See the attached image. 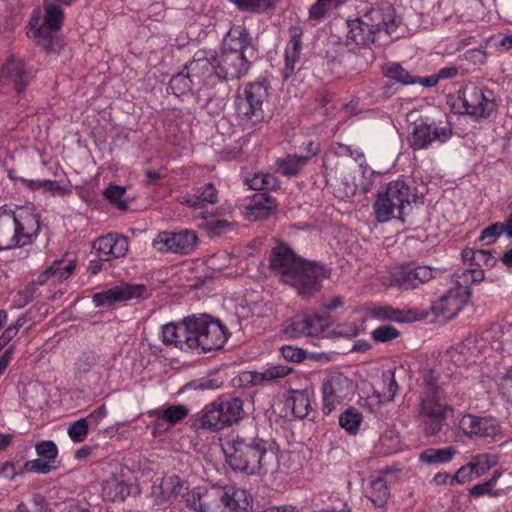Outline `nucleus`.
I'll return each instance as SVG.
<instances>
[{"label":"nucleus","mask_w":512,"mask_h":512,"mask_svg":"<svg viewBox=\"0 0 512 512\" xmlns=\"http://www.w3.org/2000/svg\"><path fill=\"white\" fill-rule=\"evenodd\" d=\"M278 202L268 192L254 193L247 203L246 217L258 221L270 217L277 209Z\"/></svg>","instance_id":"obj_24"},{"label":"nucleus","mask_w":512,"mask_h":512,"mask_svg":"<svg viewBox=\"0 0 512 512\" xmlns=\"http://www.w3.org/2000/svg\"><path fill=\"white\" fill-rule=\"evenodd\" d=\"M362 420V415L350 408L343 412L339 417V424L342 428H344L349 434H355Z\"/></svg>","instance_id":"obj_48"},{"label":"nucleus","mask_w":512,"mask_h":512,"mask_svg":"<svg viewBox=\"0 0 512 512\" xmlns=\"http://www.w3.org/2000/svg\"><path fill=\"white\" fill-rule=\"evenodd\" d=\"M226 461L234 471L247 475H263L272 470L277 461L266 440L256 436L236 435L223 448Z\"/></svg>","instance_id":"obj_2"},{"label":"nucleus","mask_w":512,"mask_h":512,"mask_svg":"<svg viewBox=\"0 0 512 512\" xmlns=\"http://www.w3.org/2000/svg\"><path fill=\"white\" fill-rule=\"evenodd\" d=\"M45 15L43 23L32 31V37L37 40V44L47 47L52 39V33L58 31L64 19L62 8L52 2H44Z\"/></svg>","instance_id":"obj_19"},{"label":"nucleus","mask_w":512,"mask_h":512,"mask_svg":"<svg viewBox=\"0 0 512 512\" xmlns=\"http://www.w3.org/2000/svg\"><path fill=\"white\" fill-rule=\"evenodd\" d=\"M76 268V261L71 260L65 262L63 259L55 260L53 263L44 270L35 280L38 285L45 284L48 280L53 279L54 281L61 282L71 276Z\"/></svg>","instance_id":"obj_29"},{"label":"nucleus","mask_w":512,"mask_h":512,"mask_svg":"<svg viewBox=\"0 0 512 512\" xmlns=\"http://www.w3.org/2000/svg\"><path fill=\"white\" fill-rule=\"evenodd\" d=\"M308 157L300 155H287L284 158H278L276 161L277 171L284 176H295L307 165Z\"/></svg>","instance_id":"obj_39"},{"label":"nucleus","mask_w":512,"mask_h":512,"mask_svg":"<svg viewBox=\"0 0 512 512\" xmlns=\"http://www.w3.org/2000/svg\"><path fill=\"white\" fill-rule=\"evenodd\" d=\"M370 487L369 499L376 507H383L390 497L386 480L383 477H376L371 480Z\"/></svg>","instance_id":"obj_43"},{"label":"nucleus","mask_w":512,"mask_h":512,"mask_svg":"<svg viewBox=\"0 0 512 512\" xmlns=\"http://www.w3.org/2000/svg\"><path fill=\"white\" fill-rule=\"evenodd\" d=\"M503 234L502 222H496L481 231L479 240H487V244H492L496 242L497 238Z\"/></svg>","instance_id":"obj_59"},{"label":"nucleus","mask_w":512,"mask_h":512,"mask_svg":"<svg viewBox=\"0 0 512 512\" xmlns=\"http://www.w3.org/2000/svg\"><path fill=\"white\" fill-rule=\"evenodd\" d=\"M196 88L193 77H190V72L182 70L175 74L169 81L167 91L179 97Z\"/></svg>","instance_id":"obj_40"},{"label":"nucleus","mask_w":512,"mask_h":512,"mask_svg":"<svg viewBox=\"0 0 512 512\" xmlns=\"http://www.w3.org/2000/svg\"><path fill=\"white\" fill-rule=\"evenodd\" d=\"M178 201L188 207L197 209L218 201V192L213 183H207L194 189L193 193H187L178 198Z\"/></svg>","instance_id":"obj_28"},{"label":"nucleus","mask_w":512,"mask_h":512,"mask_svg":"<svg viewBox=\"0 0 512 512\" xmlns=\"http://www.w3.org/2000/svg\"><path fill=\"white\" fill-rule=\"evenodd\" d=\"M267 81L250 82L239 90L235 98V110L241 125L252 128L265 118L263 106L267 102Z\"/></svg>","instance_id":"obj_7"},{"label":"nucleus","mask_w":512,"mask_h":512,"mask_svg":"<svg viewBox=\"0 0 512 512\" xmlns=\"http://www.w3.org/2000/svg\"><path fill=\"white\" fill-rule=\"evenodd\" d=\"M215 63V51L198 50L193 59L185 64L184 70L190 72V77H193L196 89L214 88L222 82Z\"/></svg>","instance_id":"obj_10"},{"label":"nucleus","mask_w":512,"mask_h":512,"mask_svg":"<svg viewBox=\"0 0 512 512\" xmlns=\"http://www.w3.org/2000/svg\"><path fill=\"white\" fill-rule=\"evenodd\" d=\"M468 300V296L452 287L432 303L431 309L436 316L449 320L458 315Z\"/></svg>","instance_id":"obj_22"},{"label":"nucleus","mask_w":512,"mask_h":512,"mask_svg":"<svg viewBox=\"0 0 512 512\" xmlns=\"http://www.w3.org/2000/svg\"><path fill=\"white\" fill-rule=\"evenodd\" d=\"M434 278V268L427 265L406 267L392 275V285L403 290L416 289Z\"/></svg>","instance_id":"obj_21"},{"label":"nucleus","mask_w":512,"mask_h":512,"mask_svg":"<svg viewBox=\"0 0 512 512\" xmlns=\"http://www.w3.org/2000/svg\"><path fill=\"white\" fill-rule=\"evenodd\" d=\"M400 336V332L392 325H382L374 329L371 337L376 342H389Z\"/></svg>","instance_id":"obj_53"},{"label":"nucleus","mask_w":512,"mask_h":512,"mask_svg":"<svg viewBox=\"0 0 512 512\" xmlns=\"http://www.w3.org/2000/svg\"><path fill=\"white\" fill-rule=\"evenodd\" d=\"M223 51L235 52L243 56H247L249 51H253L248 29L243 25L232 26L224 38Z\"/></svg>","instance_id":"obj_26"},{"label":"nucleus","mask_w":512,"mask_h":512,"mask_svg":"<svg viewBox=\"0 0 512 512\" xmlns=\"http://www.w3.org/2000/svg\"><path fill=\"white\" fill-rule=\"evenodd\" d=\"M269 264L280 280L293 287L303 298H309L319 292L322 281L330 276V270L325 265L296 255L285 244L272 249Z\"/></svg>","instance_id":"obj_1"},{"label":"nucleus","mask_w":512,"mask_h":512,"mask_svg":"<svg viewBox=\"0 0 512 512\" xmlns=\"http://www.w3.org/2000/svg\"><path fill=\"white\" fill-rule=\"evenodd\" d=\"M102 494L105 499L111 502H119L125 500L130 494V489L123 481L113 477L103 483Z\"/></svg>","instance_id":"obj_38"},{"label":"nucleus","mask_w":512,"mask_h":512,"mask_svg":"<svg viewBox=\"0 0 512 512\" xmlns=\"http://www.w3.org/2000/svg\"><path fill=\"white\" fill-rule=\"evenodd\" d=\"M448 416H416L420 427L427 436L437 435L445 425Z\"/></svg>","instance_id":"obj_46"},{"label":"nucleus","mask_w":512,"mask_h":512,"mask_svg":"<svg viewBox=\"0 0 512 512\" xmlns=\"http://www.w3.org/2000/svg\"><path fill=\"white\" fill-rule=\"evenodd\" d=\"M281 355L288 361L299 363L305 359L306 351L291 345H284L281 347Z\"/></svg>","instance_id":"obj_61"},{"label":"nucleus","mask_w":512,"mask_h":512,"mask_svg":"<svg viewBox=\"0 0 512 512\" xmlns=\"http://www.w3.org/2000/svg\"><path fill=\"white\" fill-rule=\"evenodd\" d=\"M246 184L251 190L259 192H267L279 187V181L274 174L263 172L255 173L253 177L247 178Z\"/></svg>","instance_id":"obj_42"},{"label":"nucleus","mask_w":512,"mask_h":512,"mask_svg":"<svg viewBox=\"0 0 512 512\" xmlns=\"http://www.w3.org/2000/svg\"><path fill=\"white\" fill-rule=\"evenodd\" d=\"M34 78V70L21 58L11 56L0 71V84L21 93Z\"/></svg>","instance_id":"obj_13"},{"label":"nucleus","mask_w":512,"mask_h":512,"mask_svg":"<svg viewBox=\"0 0 512 512\" xmlns=\"http://www.w3.org/2000/svg\"><path fill=\"white\" fill-rule=\"evenodd\" d=\"M457 101L463 108L459 113L470 116L476 122L489 119L498 107L493 90L473 82L465 83L457 91Z\"/></svg>","instance_id":"obj_8"},{"label":"nucleus","mask_w":512,"mask_h":512,"mask_svg":"<svg viewBox=\"0 0 512 512\" xmlns=\"http://www.w3.org/2000/svg\"><path fill=\"white\" fill-rule=\"evenodd\" d=\"M292 367L287 365H271L261 372H253L251 382L254 385H262L266 382L282 379L292 372Z\"/></svg>","instance_id":"obj_36"},{"label":"nucleus","mask_w":512,"mask_h":512,"mask_svg":"<svg viewBox=\"0 0 512 512\" xmlns=\"http://www.w3.org/2000/svg\"><path fill=\"white\" fill-rule=\"evenodd\" d=\"M191 350L207 353L220 349L226 343L229 333L219 320L207 314L191 316Z\"/></svg>","instance_id":"obj_9"},{"label":"nucleus","mask_w":512,"mask_h":512,"mask_svg":"<svg viewBox=\"0 0 512 512\" xmlns=\"http://www.w3.org/2000/svg\"><path fill=\"white\" fill-rule=\"evenodd\" d=\"M302 32L298 28L291 30L290 40L285 48L284 67L281 69L282 78L288 80L297 71V63L301 52Z\"/></svg>","instance_id":"obj_27"},{"label":"nucleus","mask_w":512,"mask_h":512,"mask_svg":"<svg viewBox=\"0 0 512 512\" xmlns=\"http://www.w3.org/2000/svg\"><path fill=\"white\" fill-rule=\"evenodd\" d=\"M199 427L212 432L224 429V424L220 416L216 402L204 407L197 419Z\"/></svg>","instance_id":"obj_34"},{"label":"nucleus","mask_w":512,"mask_h":512,"mask_svg":"<svg viewBox=\"0 0 512 512\" xmlns=\"http://www.w3.org/2000/svg\"><path fill=\"white\" fill-rule=\"evenodd\" d=\"M469 464L471 465L476 478H478L484 475L496 464V459L490 454L484 453L475 456L473 461L469 462Z\"/></svg>","instance_id":"obj_50"},{"label":"nucleus","mask_w":512,"mask_h":512,"mask_svg":"<svg viewBox=\"0 0 512 512\" xmlns=\"http://www.w3.org/2000/svg\"><path fill=\"white\" fill-rule=\"evenodd\" d=\"M398 23L392 7L372 8L362 16L347 21V39L356 45L367 46L390 35Z\"/></svg>","instance_id":"obj_6"},{"label":"nucleus","mask_w":512,"mask_h":512,"mask_svg":"<svg viewBox=\"0 0 512 512\" xmlns=\"http://www.w3.org/2000/svg\"><path fill=\"white\" fill-rule=\"evenodd\" d=\"M99 357L93 351H84L75 362V369L79 374H86L97 365Z\"/></svg>","instance_id":"obj_51"},{"label":"nucleus","mask_w":512,"mask_h":512,"mask_svg":"<svg viewBox=\"0 0 512 512\" xmlns=\"http://www.w3.org/2000/svg\"><path fill=\"white\" fill-rule=\"evenodd\" d=\"M285 408L291 411V415L296 419H304L309 415L311 400L306 390H294L286 399Z\"/></svg>","instance_id":"obj_31"},{"label":"nucleus","mask_w":512,"mask_h":512,"mask_svg":"<svg viewBox=\"0 0 512 512\" xmlns=\"http://www.w3.org/2000/svg\"><path fill=\"white\" fill-rule=\"evenodd\" d=\"M157 410L171 426L181 422L189 414V409L182 404H173L166 408H158Z\"/></svg>","instance_id":"obj_47"},{"label":"nucleus","mask_w":512,"mask_h":512,"mask_svg":"<svg viewBox=\"0 0 512 512\" xmlns=\"http://www.w3.org/2000/svg\"><path fill=\"white\" fill-rule=\"evenodd\" d=\"M443 393L439 387L430 384L424 396L421 397L417 407L416 416H448L453 413V408L442 400Z\"/></svg>","instance_id":"obj_23"},{"label":"nucleus","mask_w":512,"mask_h":512,"mask_svg":"<svg viewBox=\"0 0 512 512\" xmlns=\"http://www.w3.org/2000/svg\"><path fill=\"white\" fill-rule=\"evenodd\" d=\"M191 316L185 317L180 322H169L162 326V342L169 347L181 351L191 350Z\"/></svg>","instance_id":"obj_20"},{"label":"nucleus","mask_w":512,"mask_h":512,"mask_svg":"<svg viewBox=\"0 0 512 512\" xmlns=\"http://www.w3.org/2000/svg\"><path fill=\"white\" fill-rule=\"evenodd\" d=\"M240 12L249 14L272 13L279 0H229Z\"/></svg>","instance_id":"obj_33"},{"label":"nucleus","mask_w":512,"mask_h":512,"mask_svg":"<svg viewBox=\"0 0 512 512\" xmlns=\"http://www.w3.org/2000/svg\"><path fill=\"white\" fill-rule=\"evenodd\" d=\"M285 333L291 338L307 336V323L305 317H296L285 328Z\"/></svg>","instance_id":"obj_56"},{"label":"nucleus","mask_w":512,"mask_h":512,"mask_svg":"<svg viewBox=\"0 0 512 512\" xmlns=\"http://www.w3.org/2000/svg\"><path fill=\"white\" fill-rule=\"evenodd\" d=\"M222 418L224 428L237 423L242 419L243 403L239 398H228L216 402Z\"/></svg>","instance_id":"obj_32"},{"label":"nucleus","mask_w":512,"mask_h":512,"mask_svg":"<svg viewBox=\"0 0 512 512\" xmlns=\"http://www.w3.org/2000/svg\"><path fill=\"white\" fill-rule=\"evenodd\" d=\"M128 246L126 236L112 234L98 237L93 243V248L104 256L105 261L125 256Z\"/></svg>","instance_id":"obj_25"},{"label":"nucleus","mask_w":512,"mask_h":512,"mask_svg":"<svg viewBox=\"0 0 512 512\" xmlns=\"http://www.w3.org/2000/svg\"><path fill=\"white\" fill-rule=\"evenodd\" d=\"M89 425L86 420L80 418L72 422L68 427V435L73 442H83L88 434Z\"/></svg>","instance_id":"obj_52"},{"label":"nucleus","mask_w":512,"mask_h":512,"mask_svg":"<svg viewBox=\"0 0 512 512\" xmlns=\"http://www.w3.org/2000/svg\"><path fill=\"white\" fill-rule=\"evenodd\" d=\"M350 382L340 373L327 376L322 383L323 412L330 414L347 398Z\"/></svg>","instance_id":"obj_16"},{"label":"nucleus","mask_w":512,"mask_h":512,"mask_svg":"<svg viewBox=\"0 0 512 512\" xmlns=\"http://www.w3.org/2000/svg\"><path fill=\"white\" fill-rule=\"evenodd\" d=\"M367 315L378 321H403V313L400 310H396L391 306H374L367 309Z\"/></svg>","instance_id":"obj_45"},{"label":"nucleus","mask_w":512,"mask_h":512,"mask_svg":"<svg viewBox=\"0 0 512 512\" xmlns=\"http://www.w3.org/2000/svg\"><path fill=\"white\" fill-rule=\"evenodd\" d=\"M307 323V336L314 337L321 335L330 325L329 317L319 314L305 316Z\"/></svg>","instance_id":"obj_49"},{"label":"nucleus","mask_w":512,"mask_h":512,"mask_svg":"<svg viewBox=\"0 0 512 512\" xmlns=\"http://www.w3.org/2000/svg\"><path fill=\"white\" fill-rule=\"evenodd\" d=\"M107 416V409L105 405H101L98 408H96L93 412H91L89 415L84 417L83 419L86 420V423L89 425V427L96 428L98 424Z\"/></svg>","instance_id":"obj_64"},{"label":"nucleus","mask_w":512,"mask_h":512,"mask_svg":"<svg viewBox=\"0 0 512 512\" xmlns=\"http://www.w3.org/2000/svg\"><path fill=\"white\" fill-rule=\"evenodd\" d=\"M463 58L474 65H482L487 60V53L483 49H469L463 54Z\"/></svg>","instance_id":"obj_63"},{"label":"nucleus","mask_w":512,"mask_h":512,"mask_svg":"<svg viewBox=\"0 0 512 512\" xmlns=\"http://www.w3.org/2000/svg\"><path fill=\"white\" fill-rule=\"evenodd\" d=\"M125 193L126 188L117 185H110L104 190L105 198L108 199L111 203L116 204L117 207L122 210L127 208V203L123 199Z\"/></svg>","instance_id":"obj_54"},{"label":"nucleus","mask_w":512,"mask_h":512,"mask_svg":"<svg viewBox=\"0 0 512 512\" xmlns=\"http://www.w3.org/2000/svg\"><path fill=\"white\" fill-rule=\"evenodd\" d=\"M215 59V65L218 67L222 82L240 79L247 74L250 67L247 56L236 54L235 52L223 50L220 54L215 52Z\"/></svg>","instance_id":"obj_18"},{"label":"nucleus","mask_w":512,"mask_h":512,"mask_svg":"<svg viewBox=\"0 0 512 512\" xmlns=\"http://www.w3.org/2000/svg\"><path fill=\"white\" fill-rule=\"evenodd\" d=\"M458 428L464 436L472 440L484 439L491 442L502 434L498 420L492 416L465 414L459 420Z\"/></svg>","instance_id":"obj_12"},{"label":"nucleus","mask_w":512,"mask_h":512,"mask_svg":"<svg viewBox=\"0 0 512 512\" xmlns=\"http://www.w3.org/2000/svg\"><path fill=\"white\" fill-rule=\"evenodd\" d=\"M485 278L481 268L459 269L453 274L454 287L470 298L471 285L480 283Z\"/></svg>","instance_id":"obj_30"},{"label":"nucleus","mask_w":512,"mask_h":512,"mask_svg":"<svg viewBox=\"0 0 512 512\" xmlns=\"http://www.w3.org/2000/svg\"><path fill=\"white\" fill-rule=\"evenodd\" d=\"M148 415L153 417L155 420L152 424V435L159 437L166 433L172 426L162 417L161 413L157 409L149 411Z\"/></svg>","instance_id":"obj_57"},{"label":"nucleus","mask_w":512,"mask_h":512,"mask_svg":"<svg viewBox=\"0 0 512 512\" xmlns=\"http://www.w3.org/2000/svg\"><path fill=\"white\" fill-rule=\"evenodd\" d=\"M383 398L386 401H393L398 391V384L395 380L394 371H387L382 374Z\"/></svg>","instance_id":"obj_55"},{"label":"nucleus","mask_w":512,"mask_h":512,"mask_svg":"<svg viewBox=\"0 0 512 512\" xmlns=\"http://www.w3.org/2000/svg\"><path fill=\"white\" fill-rule=\"evenodd\" d=\"M160 488L162 489L166 498L177 495L181 490L180 478L176 475L170 476L161 482Z\"/></svg>","instance_id":"obj_60"},{"label":"nucleus","mask_w":512,"mask_h":512,"mask_svg":"<svg viewBox=\"0 0 512 512\" xmlns=\"http://www.w3.org/2000/svg\"><path fill=\"white\" fill-rule=\"evenodd\" d=\"M452 137V128L449 123L437 126L435 123L427 124L423 121L415 123L408 137L410 146L414 150L425 149L433 143H445Z\"/></svg>","instance_id":"obj_14"},{"label":"nucleus","mask_w":512,"mask_h":512,"mask_svg":"<svg viewBox=\"0 0 512 512\" xmlns=\"http://www.w3.org/2000/svg\"><path fill=\"white\" fill-rule=\"evenodd\" d=\"M349 0H317L309 8V19L319 23L324 20L332 9L347 3Z\"/></svg>","instance_id":"obj_41"},{"label":"nucleus","mask_w":512,"mask_h":512,"mask_svg":"<svg viewBox=\"0 0 512 512\" xmlns=\"http://www.w3.org/2000/svg\"><path fill=\"white\" fill-rule=\"evenodd\" d=\"M39 231V216L32 209L0 207V251L31 245Z\"/></svg>","instance_id":"obj_3"},{"label":"nucleus","mask_w":512,"mask_h":512,"mask_svg":"<svg viewBox=\"0 0 512 512\" xmlns=\"http://www.w3.org/2000/svg\"><path fill=\"white\" fill-rule=\"evenodd\" d=\"M146 287L143 284H122L93 294L95 307H112L117 303L142 297Z\"/></svg>","instance_id":"obj_17"},{"label":"nucleus","mask_w":512,"mask_h":512,"mask_svg":"<svg viewBox=\"0 0 512 512\" xmlns=\"http://www.w3.org/2000/svg\"><path fill=\"white\" fill-rule=\"evenodd\" d=\"M26 319L19 317L13 324L9 325L0 335V349L7 345L24 325Z\"/></svg>","instance_id":"obj_58"},{"label":"nucleus","mask_w":512,"mask_h":512,"mask_svg":"<svg viewBox=\"0 0 512 512\" xmlns=\"http://www.w3.org/2000/svg\"><path fill=\"white\" fill-rule=\"evenodd\" d=\"M35 451L39 458L26 461L24 469L38 474H49L61 466L58 459V447L52 440H44L35 445Z\"/></svg>","instance_id":"obj_15"},{"label":"nucleus","mask_w":512,"mask_h":512,"mask_svg":"<svg viewBox=\"0 0 512 512\" xmlns=\"http://www.w3.org/2000/svg\"><path fill=\"white\" fill-rule=\"evenodd\" d=\"M511 333V325L492 324L490 328L484 332L483 338L490 343L492 349L502 350L503 344L508 341V336H510Z\"/></svg>","instance_id":"obj_37"},{"label":"nucleus","mask_w":512,"mask_h":512,"mask_svg":"<svg viewBox=\"0 0 512 512\" xmlns=\"http://www.w3.org/2000/svg\"><path fill=\"white\" fill-rule=\"evenodd\" d=\"M186 505L195 512H242L252 507V498L246 490L230 486L194 490L187 494Z\"/></svg>","instance_id":"obj_4"},{"label":"nucleus","mask_w":512,"mask_h":512,"mask_svg":"<svg viewBox=\"0 0 512 512\" xmlns=\"http://www.w3.org/2000/svg\"><path fill=\"white\" fill-rule=\"evenodd\" d=\"M198 237L194 230L162 231L157 234L152 246L160 253L189 255L197 247Z\"/></svg>","instance_id":"obj_11"},{"label":"nucleus","mask_w":512,"mask_h":512,"mask_svg":"<svg viewBox=\"0 0 512 512\" xmlns=\"http://www.w3.org/2000/svg\"><path fill=\"white\" fill-rule=\"evenodd\" d=\"M414 190L401 179L389 182L378 191L372 203L375 221L382 224L395 219L404 223L411 213V203L416 199Z\"/></svg>","instance_id":"obj_5"},{"label":"nucleus","mask_w":512,"mask_h":512,"mask_svg":"<svg viewBox=\"0 0 512 512\" xmlns=\"http://www.w3.org/2000/svg\"><path fill=\"white\" fill-rule=\"evenodd\" d=\"M383 73L387 78L395 80L404 85H410L417 82L407 70H405L399 63L390 62L383 67Z\"/></svg>","instance_id":"obj_44"},{"label":"nucleus","mask_w":512,"mask_h":512,"mask_svg":"<svg viewBox=\"0 0 512 512\" xmlns=\"http://www.w3.org/2000/svg\"><path fill=\"white\" fill-rule=\"evenodd\" d=\"M473 479H476V476L471 468V465L468 463L466 465H463L456 471L454 476L451 477L450 483L464 484L467 481H471Z\"/></svg>","instance_id":"obj_62"},{"label":"nucleus","mask_w":512,"mask_h":512,"mask_svg":"<svg viewBox=\"0 0 512 512\" xmlns=\"http://www.w3.org/2000/svg\"><path fill=\"white\" fill-rule=\"evenodd\" d=\"M457 453L454 446L428 448L419 454V460L428 465L444 464L450 462Z\"/></svg>","instance_id":"obj_35"}]
</instances>
